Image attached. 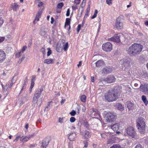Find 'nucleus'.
<instances>
[{
    "mask_svg": "<svg viewBox=\"0 0 148 148\" xmlns=\"http://www.w3.org/2000/svg\"><path fill=\"white\" fill-rule=\"evenodd\" d=\"M143 48L142 45L134 43L126 49L127 53L131 56H136L140 54Z\"/></svg>",
    "mask_w": 148,
    "mask_h": 148,
    "instance_id": "f257e3e1",
    "label": "nucleus"
},
{
    "mask_svg": "<svg viewBox=\"0 0 148 148\" xmlns=\"http://www.w3.org/2000/svg\"><path fill=\"white\" fill-rule=\"evenodd\" d=\"M119 95L117 89H111L105 94V99L108 102L116 101L119 97Z\"/></svg>",
    "mask_w": 148,
    "mask_h": 148,
    "instance_id": "f03ea898",
    "label": "nucleus"
},
{
    "mask_svg": "<svg viewBox=\"0 0 148 148\" xmlns=\"http://www.w3.org/2000/svg\"><path fill=\"white\" fill-rule=\"evenodd\" d=\"M136 126L139 132L144 133L145 130V127L144 119L142 117L139 118L137 122Z\"/></svg>",
    "mask_w": 148,
    "mask_h": 148,
    "instance_id": "7ed1b4c3",
    "label": "nucleus"
},
{
    "mask_svg": "<svg viewBox=\"0 0 148 148\" xmlns=\"http://www.w3.org/2000/svg\"><path fill=\"white\" fill-rule=\"evenodd\" d=\"M115 79L116 78L114 76L110 75L108 76L106 78H101L99 79V83L100 85L104 84V83H111L114 82Z\"/></svg>",
    "mask_w": 148,
    "mask_h": 148,
    "instance_id": "20e7f679",
    "label": "nucleus"
},
{
    "mask_svg": "<svg viewBox=\"0 0 148 148\" xmlns=\"http://www.w3.org/2000/svg\"><path fill=\"white\" fill-rule=\"evenodd\" d=\"M43 90L42 88L38 89L35 92L33 97L32 102L33 104H36L38 100V99L41 94Z\"/></svg>",
    "mask_w": 148,
    "mask_h": 148,
    "instance_id": "39448f33",
    "label": "nucleus"
},
{
    "mask_svg": "<svg viewBox=\"0 0 148 148\" xmlns=\"http://www.w3.org/2000/svg\"><path fill=\"white\" fill-rule=\"evenodd\" d=\"M127 133L131 138L134 139L138 138L136 136V133L133 127H130L127 128Z\"/></svg>",
    "mask_w": 148,
    "mask_h": 148,
    "instance_id": "423d86ee",
    "label": "nucleus"
},
{
    "mask_svg": "<svg viewBox=\"0 0 148 148\" xmlns=\"http://www.w3.org/2000/svg\"><path fill=\"white\" fill-rule=\"evenodd\" d=\"M116 117V116L114 113L108 112L106 114V120L108 122H112L115 119Z\"/></svg>",
    "mask_w": 148,
    "mask_h": 148,
    "instance_id": "0eeeda50",
    "label": "nucleus"
},
{
    "mask_svg": "<svg viewBox=\"0 0 148 148\" xmlns=\"http://www.w3.org/2000/svg\"><path fill=\"white\" fill-rule=\"evenodd\" d=\"M102 49L106 52H110L112 49V45L110 42H106L103 45Z\"/></svg>",
    "mask_w": 148,
    "mask_h": 148,
    "instance_id": "6e6552de",
    "label": "nucleus"
},
{
    "mask_svg": "<svg viewBox=\"0 0 148 148\" xmlns=\"http://www.w3.org/2000/svg\"><path fill=\"white\" fill-rule=\"evenodd\" d=\"M123 19L121 16H119L116 20V22L115 24L116 28L119 29H121L123 28Z\"/></svg>",
    "mask_w": 148,
    "mask_h": 148,
    "instance_id": "1a4fd4ad",
    "label": "nucleus"
},
{
    "mask_svg": "<svg viewBox=\"0 0 148 148\" xmlns=\"http://www.w3.org/2000/svg\"><path fill=\"white\" fill-rule=\"evenodd\" d=\"M120 34H118L114 35V36L109 38V40L117 43H119L120 42Z\"/></svg>",
    "mask_w": 148,
    "mask_h": 148,
    "instance_id": "9d476101",
    "label": "nucleus"
},
{
    "mask_svg": "<svg viewBox=\"0 0 148 148\" xmlns=\"http://www.w3.org/2000/svg\"><path fill=\"white\" fill-rule=\"evenodd\" d=\"M142 91L145 94L148 95V84H143L141 88Z\"/></svg>",
    "mask_w": 148,
    "mask_h": 148,
    "instance_id": "9b49d317",
    "label": "nucleus"
},
{
    "mask_svg": "<svg viewBox=\"0 0 148 148\" xmlns=\"http://www.w3.org/2000/svg\"><path fill=\"white\" fill-rule=\"evenodd\" d=\"M34 135L33 134L30 135L28 136H23L21 137L20 141L23 142H26L30 138L33 137Z\"/></svg>",
    "mask_w": 148,
    "mask_h": 148,
    "instance_id": "f8f14e48",
    "label": "nucleus"
},
{
    "mask_svg": "<svg viewBox=\"0 0 148 148\" xmlns=\"http://www.w3.org/2000/svg\"><path fill=\"white\" fill-rule=\"evenodd\" d=\"M133 84H134L135 89H138L140 87L141 88L143 85V84H141L140 82L138 80H136L134 81Z\"/></svg>",
    "mask_w": 148,
    "mask_h": 148,
    "instance_id": "ddd939ff",
    "label": "nucleus"
},
{
    "mask_svg": "<svg viewBox=\"0 0 148 148\" xmlns=\"http://www.w3.org/2000/svg\"><path fill=\"white\" fill-rule=\"evenodd\" d=\"M49 140L48 138L44 139L42 141L41 147L42 148H46L48 145Z\"/></svg>",
    "mask_w": 148,
    "mask_h": 148,
    "instance_id": "4468645a",
    "label": "nucleus"
},
{
    "mask_svg": "<svg viewBox=\"0 0 148 148\" xmlns=\"http://www.w3.org/2000/svg\"><path fill=\"white\" fill-rule=\"evenodd\" d=\"M132 60L128 58L124 60L123 65L126 68L130 66L131 64L132 63Z\"/></svg>",
    "mask_w": 148,
    "mask_h": 148,
    "instance_id": "2eb2a0df",
    "label": "nucleus"
},
{
    "mask_svg": "<svg viewBox=\"0 0 148 148\" xmlns=\"http://www.w3.org/2000/svg\"><path fill=\"white\" fill-rule=\"evenodd\" d=\"M5 54L4 52L0 50V63L3 62L5 58Z\"/></svg>",
    "mask_w": 148,
    "mask_h": 148,
    "instance_id": "dca6fc26",
    "label": "nucleus"
},
{
    "mask_svg": "<svg viewBox=\"0 0 148 148\" xmlns=\"http://www.w3.org/2000/svg\"><path fill=\"white\" fill-rule=\"evenodd\" d=\"M112 70V69L111 67L110 66H107L103 69L102 70V73H108L111 72Z\"/></svg>",
    "mask_w": 148,
    "mask_h": 148,
    "instance_id": "f3484780",
    "label": "nucleus"
},
{
    "mask_svg": "<svg viewBox=\"0 0 148 148\" xmlns=\"http://www.w3.org/2000/svg\"><path fill=\"white\" fill-rule=\"evenodd\" d=\"M76 133H72L70 134L68 138L70 141H74L76 139Z\"/></svg>",
    "mask_w": 148,
    "mask_h": 148,
    "instance_id": "a211bd4d",
    "label": "nucleus"
},
{
    "mask_svg": "<svg viewBox=\"0 0 148 148\" xmlns=\"http://www.w3.org/2000/svg\"><path fill=\"white\" fill-rule=\"evenodd\" d=\"M111 128L114 131L117 130L119 127V123H117L111 125Z\"/></svg>",
    "mask_w": 148,
    "mask_h": 148,
    "instance_id": "6ab92c4d",
    "label": "nucleus"
},
{
    "mask_svg": "<svg viewBox=\"0 0 148 148\" xmlns=\"http://www.w3.org/2000/svg\"><path fill=\"white\" fill-rule=\"evenodd\" d=\"M42 13V10H40L38 11L36 15L35 20L33 22L34 24L35 23V22L36 20H37V21H38L39 20V18L41 15Z\"/></svg>",
    "mask_w": 148,
    "mask_h": 148,
    "instance_id": "aec40b11",
    "label": "nucleus"
},
{
    "mask_svg": "<svg viewBox=\"0 0 148 148\" xmlns=\"http://www.w3.org/2000/svg\"><path fill=\"white\" fill-rule=\"evenodd\" d=\"M82 135L86 139H88L91 136L90 133L88 131H86L83 132Z\"/></svg>",
    "mask_w": 148,
    "mask_h": 148,
    "instance_id": "412c9836",
    "label": "nucleus"
},
{
    "mask_svg": "<svg viewBox=\"0 0 148 148\" xmlns=\"http://www.w3.org/2000/svg\"><path fill=\"white\" fill-rule=\"evenodd\" d=\"M126 105L129 110H132L133 108V104L130 101H128L127 102Z\"/></svg>",
    "mask_w": 148,
    "mask_h": 148,
    "instance_id": "4be33fe9",
    "label": "nucleus"
},
{
    "mask_svg": "<svg viewBox=\"0 0 148 148\" xmlns=\"http://www.w3.org/2000/svg\"><path fill=\"white\" fill-rule=\"evenodd\" d=\"M92 113L90 114L91 116L93 117L94 116H96L97 115H99V113L98 111L96 109H93L91 112Z\"/></svg>",
    "mask_w": 148,
    "mask_h": 148,
    "instance_id": "5701e85b",
    "label": "nucleus"
},
{
    "mask_svg": "<svg viewBox=\"0 0 148 148\" xmlns=\"http://www.w3.org/2000/svg\"><path fill=\"white\" fill-rule=\"evenodd\" d=\"M96 64V66L97 67H99L103 65L104 64V62L101 60H98L95 63Z\"/></svg>",
    "mask_w": 148,
    "mask_h": 148,
    "instance_id": "b1692460",
    "label": "nucleus"
},
{
    "mask_svg": "<svg viewBox=\"0 0 148 148\" xmlns=\"http://www.w3.org/2000/svg\"><path fill=\"white\" fill-rule=\"evenodd\" d=\"M70 21L71 19L70 18H67L66 19V21L65 22V27L66 25L69 26V28L68 29V30H69V29H70L71 28V27L70 26Z\"/></svg>",
    "mask_w": 148,
    "mask_h": 148,
    "instance_id": "393cba45",
    "label": "nucleus"
},
{
    "mask_svg": "<svg viewBox=\"0 0 148 148\" xmlns=\"http://www.w3.org/2000/svg\"><path fill=\"white\" fill-rule=\"evenodd\" d=\"M53 59H46L44 61V63H46L48 64L54 63L53 62Z\"/></svg>",
    "mask_w": 148,
    "mask_h": 148,
    "instance_id": "a878e982",
    "label": "nucleus"
},
{
    "mask_svg": "<svg viewBox=\"0 0 148 148\" xmlns=\"http://www.w3.org/2000/svg\"><path fill=\"white\" fill-rule=\"evenodd\" d=\"M12 8L14 11H16L18 8V5L17 3H13L12 5Z\"/></svg>",
    "mask_w": 148,
    "mask_h": 148,
    "instance_id": "bb28decb",
    "label": "nucleus"
},
{
    "mask_svg": "<svg viewBox=\"0 0 148 148\" xmlns=\"http://www.w3.org/2000/svg\"><path fill=\"white\" fill-rule=\"evenodd\" d=\"M142 99L146 106H147L148 104V101L147 99L146 96L145 95H142L141 97Z\"/></svg>",
    "mask_w": 148,
    "mask_h": 148,
    "instance_id": "cd10ccee",
    "label": "nucleus"
},
{
    "mask_svg": "<svg viewBox=\"0 0 148 148\" xmlns=\"http://www.w3.org/2000/svg\"><path fill=\"white\" fill-rule=\"evenodd\" d=\"M47 32V29H42L40 32V34L42 36H44L46 35Z\"/></svg>",
    "mask_w": 148,
    "mask_h": 148,
    "instance_id": "c85d7f7f",
    "label": "nucleus"
},
{
    "mask_svg": "<svg viewBox=\"0 0 148 148\" xmlns=\"http://www.w3.org/2000/svg\"><path fill=\"white\" fill-rule=\"evenodd\" d=\"M117 106L118 110L121 111H122L123 110V107L121 103H119Z\"/></svg>",
    "mask_w": 148,
    "mask_h": 148,
    "instance_id": "c756f323",
    "label": "nucleus"
},
{
    "mask_svg": "<svg viewBox=\"0 0 148 148\" xmlns=\"http://www.w3.org/2000/svg\"><path fill=\"white\" fill-rule=\"evenodd\" d=\"M63 6V2H60L58 4L57 6V8L59 9H61L62 8Z\"/></svg>",
    "mask_w": 148,
    "mask_h": 148,
    "instance_id": "7c9ffc66",
    "label": "nucleus"
},
{
    "mask_svg": "<svg viewBox=\"0 0 148 148\" xmlns=\"http://www.w3.org/2000/svg\"><path fill=\"white\" fill-rule=\"evenodd\" d=\"M81 101L83 102H85L86 101V97L84 95H82L81 97Z\"/></svg>",
    "mask_w": 148,
    "mask_h": 148,
    "instance_id": "2f4dec72",
    "label": "nucleus"
},
{
    "mask_svg": "<svg viewBox=\"0 0 148 148\" xmlns=\"http://www.w3.org/2000/svg\"><path fill=\"white\" fill-rule=\"evenodd\" d=\"M68 47V43L66 42L63 46V49L65 51H67Z\"/></svg>",
    "mask_w": 148,
    "mask_h": 148,
    "instance_id": "473e14b6",
    "label": "nucleus"
},
{
    "mask_svg": "<svg viewBox=\"0 0 148 148\" xmlns=\"http://www.w3.org/2000/svg\"><path fill=\"white\" fill-rule=\"evenodd\" d=\"M83 24L82 25L81 24H79L78 25L77 28V32H79V31L81 29V26L83 27Z\"/></svg>",
    "mask_w": 148,
    "mask_h": 148,
    "instance_id": "72a5a7b5",
    "label": "nucleus"
},
{
    "mask_svg": "<svg viewBox=\"0 0 148 148\" xmlns=\"http://www.w3.org/2000/svg\"><path fill=\"white\" fill-rule=\"evenodd\" d=\"M47 50L48 51L47 52V56H49L52 53V52L51 51L50 48H48Z\"/></svg>",
    "mask_w": 148,
    "mask_h": 148,
    "instance_id": "f704fd0d",
    "label": "nucleus"
},
{
    "mask_svg": "<svg viewBox=\"0 0 148 148\" xmlns=\"http://www.w3.org/2000/svg\"><path fill=\"white\" fill-rule=\"evenodd\" d=\"M76 114V111L74 110H72V111L70 112V114L72 116H74Z\"/></svg>",
    "mask_w": 148,
    "mask_h": 148,
    "instance_id": "c9c22d12",
    "label": "nucleus"
},
{
    "mask_svg": "<svg viewBox=\"0 0 148 148\" xmlns=\"http://www.w3.org/2000/svg\"><path fill=\"white\" fill-rule=\"evenodd\" d=\"M110 148H121V147L119 145H113Z\"/></svg>",
    "mask_w": 148,
    "mask_h": 148,
    "instance_id": "e433bc0d",
    "label": "nucleus"
},
{
    "mask_svg": "<svg viewBox=\"0 0 148 148\" xmlns=\"http://www.w3.org/2000/svg\"><path fill=\"white\" fill-rule=\"evenodd\" d=\"M83 143L84 145V148H87L88 145V143L87 141L86 140L85 141H84Z\"/></svg>",
    "mask_w": 148,
    "mask_h": 148,
    "instance_id": "4c0bfd02",
    "label": "nucleus"
},
{
    "mask_svg": "<svg viewBox=\"0 0 148 148\" xmlns=\"http://www.w3.org/2000/svg\"><path fill=\"white\" fill-rule=\"evenodd\" d=\"M75 118L74 117H72L70 119V121L71 123H73L75 122Z\"/></svg>",
    "mask_w": 148,
    "mask_h": 148,
    "instance_id": "58836bf2",
    "label": "nucleus"
},
{
    "mask_svg": "<svg viewBox=\"0 0 148 148\" xmlns=\"http://www.w3.org/2000/svg\"><path fill=\"white\" fill-rule=\"evenodd\" d=\"M84 126L86 127L87 129H88L89 128V125L88 124V123L87 122H85L84 123Z\"/></svg>",
    "mask_w": 148,
    "mask_h": 148,
    "instance_id": "ea45409f",
    "label": "nucleus"
},
{
    "mask_svg": "<svg viewBox=\"0 0 148 148\" xmlns=\"http://www.w3.org/2000/svg\"><path fill=\"white\" fill-rule=\"evenodd\" d=\"M40 51L42 52L43 55H45V49L44 48H42L40 49Z\"/></svg>",
    "mask_w": 148,
    "mask_h": 148,
    "instance_id": "a19ab883",
    "label": "nucleus"
},
{
    "mask_svg": "<svg viewBox=\"0 0 148 148\" xmlns=\"http://www.w3.org/2000/svg\"><path fill=\"white\" fill-rule=\"evenodd\" d=\"M27 48V47L26 46H24L22 48L21 51L22 53H23L25 50Z\"/></svg>",
    "mask_w": 148,
    "mask_h": 148,
    "instance_id": "79ce46f5",
    "label": "nucleus"
},
{
    "mask_svg": "<svg viewBox=\"0 0 148 148\" xmlns=\"http://www.w3.org/2000/svg\"><path fill=\"white\" fill-rule=\"evenodd\" d=\"M135 148H143V147L141 145L138 144L136 145Z\"/></svg>",
    "mask_w": 148,
    "mask_h": 148,
    "instance_id": "37998d69",
    "label": "nucleus"
},
{
    "mask_svg": "<svg viewBox=\"0 0 148 148\" xmlns=\"http://www.w3.org/2000/svg\"><path fill=\"white\" fill-rule=\"evenodd\" d=\"M106 3L109 5H110L112 4V0H106Z\"/></svg>",
    "mask_w": 148,
    "mask_h": 148,
    "instance_id": "c03bdc74",
    "label": "nucleus"
},
{
    "mask_svg": "<svg viewBox=\"0 0 148 148\" xmlns=\"http://www.w3.org/2000/svg\"><path fill=\"white\" fill-rule=\"evenodd\" d=\"M35 77H36L35 76H32V78L31 80V82L34 83V82L35 80Z\"/></svg>",
    "mask_w": 148,
    "mask_h": 148,
    "instance_id": "a18cd8bd",
    "label": "nucleus"
},
{
    "mask_svg": "<svg viewBox=\"0 0 148 148\" xmlns=\"http://www.w3.org/2000/svg\"><path fill=\"white\" fill-rule=\"evenodd\" d=\"M81 0H75L74 2L76 5H78L80 3Z\"/></svg>",
    "mask_w": 148,
    "mask_h": 148,
    "instance_id": "49530a36",
    "label": "nucleus"
},
{
    "mask_svg": "<svg viewBox=\"0 0 148 148\" xmlns=\"http://www.w3.org/2000/svg\"><path fill=\"white\" fill-rule=\"evenodd\" d=\"M21 137L20 136H16V139L14 140V142H17L19 138H21Z\"/></svg>",
    "mask_w": 148,
    "mask_h": 148,
    "instance_id": "de8ad7c7",
    "label": "nucleus"
},
{
    "mask_svg": "<svg viewBox=\"0 0 148 148\" xmlns=\"http://www.w3.org/2000/svg\"><path fill=\"white\" fill-rule=\"evenodd\" d=\"M70 15V10L69 9H68L66 11V16H68Z\"/></svg>",
    "mask_w": 148,
    "mask_h": 148,
    "instance_id": "09e8293b",
    "label": "nucleus"
},
{
    "mask_svg": "<svg viewBox=\"0 0 148 148\" xmlns=\"http://www.w3.org/2000/svg\"><path fill=\"white\" fill-rule=\"evenodd\" d=\"M22 52L21 51H20L18 52L16 54V56L17 57H19L21 56V53Z\"/></svg>",
    "mask_w": 148,
    "mask_h": 148,
    "instance_id": "8fccbe9b",
    "label": "nucleus"
},
{
    "mask_svg": "<svg viewBox=\"0 0 148 148\" xmlns=\"http://www.w3.org/2000/svg\"><path fill=\"white\" fill-rule=\"evenodd\" d=\"M76 109L77 110V113H78V114H79V113L80 110L81 109L80 107V106H78L77 107Z\"/></svg>",
    "mask_w": 148,
    "mask_h": 148,
    "instance_id": "3c124183",
    "label": "nucleus"
},
{
    "mask_svg": "<svg viewBox=\"0 0 148 148\" xmlns=\"http://www.w3.org/2000/svg\"><path fill=\"white\" fill-rule=\"evenodd\" d=\"M34 83L31 82V86H30V89H32V88H33L34 85Z\"/></svg>",
    "mask_w": 148,
    "mask_h": 148,
    "instance_id": "603ef678",
    "label": "nucleus"
},
{
    "mask_svg": "<svg viewBox=\"0 0 148 148\" xmlns=\"http://www.w3.org/2000/svg\"><path fill=\"white\" fill-rule=\"evenodd\" d=\"M5 38L4 37H0V43L2 42L4 40Z\"/></svg>",
    "mask_w": 148,
    "mask_h": 148,
    "instance_id": "864d4df0",
    "label": "nucleus"
},
{
    "mask_svg": "<svg viewBox=\"0 0 148 148\" xmlns=\"http://www.w3.org/2000/svg\"><path fill=\"white\" fill-rule=\"evenodd\" d=\"M3 23V19L0 18V26L2 25Z\"/></svg>",
    "mask_w": 148,
    "mask_h": 148,
    "instance_id": "5fc2aeb1",
    "label": "nucleus"
},
{
    "mask_svg": "<svg viewBox=\"0 0 148 148\" xmlns=\"http://www.w3.org/2000/svg\"><path fill=\"white\" fill-rule=\"evenodd\" d=\"M101 135L102 138H105L106 137V135L104 133L101 134Z\"/></svg>",
    "mask_w": 148,
    "mask_h": 148,
    "instance_id": "6e6d98bb",
    "label": "nucleus"
},
{
    "mask_svg": "<svg viewBox=\"0 0 148 148\" xmlns=\"http://www.w3.org/2000/svg\"><path fill=\"white\" fill-rule=\"evenodd\" d=\"M43 4V3L42 2H40L39 3V4H38V7H40L42 6Z\"/></svg>",
    "mask_w": 148,
    "mask_h": 148,
    "instance_id": "4d7b16f0",
    "label": "nucleus"
},
{
    "mask_svg": "<svg viewBox=\"0 0 148 148\" xmlns=\"http://www.w3.org/2000/svg\"><path fill=\"white\" fill-rule=\"evenodd\" d=\"M56 50L58 52H60V48L59 47H58V45H57V47H56Z\"/></svg>",
    "mask_w": 148,
    "mask_h": 148,
    "instance_id": "13d9d810",
    "label": "nucleus"
},
{
    "mask_svg": "<svg viewBox=\"0 0 148 148\" xmlns=\"http://www.w3.org/2000/svg\"><path fill=\"white\" fill-rule=\"evenodd\" d=\"M72 8L73 10H75L77 8V6H72Z\"/></svg>",
    "mask_w": 148,
    "mask_h": 148,
    "instance_id": "bf43d9fd",
    "label": "nucleus"
},
{
    "mask_svg": "<svg viewBox=\"0 0 148 148\" xmlns=\"http://www.w3.org/2000/svg\"><path fill=\"white\" fill-rule=\"evenodd\" d=\"M9 86V84L8 83H7V84H6V85L5 86V89L6 90H7L8 89V87Z\"/></svg>",
    "mask_w": 148,
    "mask_h": 148,
    "instance_id": "052dcab7",
    "label": "nucleus"
},
{
    "mask_svg": "<svg viewBox=\"0 0 148 148\" xmlns=\"http://www.w3.org/2000/svg\"><path fill=\"white\" fill-rule=\"evenodd\" d=\"M36 144H32L30 145V147L32 148L33 147H36Z\"/></svg>",
    "mask_w": 148,
    "mask_h": 148,
    "instance_id": "680f3d73",
    "label": "nucleus"
},
{
    "mask_svg": "<svg viewBox=\"0 0 148 148\" xmlns=\"http://www.w3.org/2000/svg\"><path fill=\"white\" fill-rule=\"evenodd\" d=\"M82 63V62L81 61H80L79 62V64H78L77 65L78 67H79L80 66H81Z\"/></svg>",
    "mask_w": 148,
    "mask_h": 148,
    "instance_id": "e2e57ef3",
    "label": "nucleus"
},
{
    "mask_svg": "<svg viewBox=\"0 0 148 148\" xmlns=\"http://www.w3.org/2000/svg\"><path fill=\"white\" fill-rule=\"evenodd\" d=\"M59 122L61 123H62L63 122L62 119L61 118H59Z\"/></svg>",
    "mask_w": 148,
    "mask_h": 148,
    "instance_id": "0e129e2a",
    "label": "nucleus"
},
{
    "mask_svg": "<svg viewBox=\"0 0 148 148\" xmlns=\"http://www.w3.org/2000/svg\"><path fill=\"white\" fill-rule=\"evenodd\" d=\"M65 101V99H62L61 101V104L62 105L64 102Z\"/></svg>",
    "mask_w": 148,
    "mask_h": 148,
    "instance_id": "69168bd1",
    "label": "nucleus"
},
{
    "mask_svg": "<svg viewBox=\"0 0 148 148\" xmlns=\"http://www.w3.org/2000/svg\"><path fill=\"white\" fill-rule=\"evenodd\" d=\"M97 10H96L95 11V12L94 13V14H95V16H97Z\"/></svg>",
    "mask_w": 148,
    "mask_h": 148,
    "instance_id": "338daca9",
    "label": "nucleus"
},
{
    "mask_svg": "<svg viewBox=\"0 0 148 148\" xmlns=\"http://www.w3.org/2000/svg\"><path fill=\"white\" fill-rule=\"evenodd\" d=\"M13 84H14V83L13 82H11V83H10V85L9 86V88H11V87H12V86L13 85Z\"/></svg>",
    "mask_w": 148,
    "mask_h": 148,
    "instance_id": "774afa93",
    "label": "nucleus"
}]
</instances>
